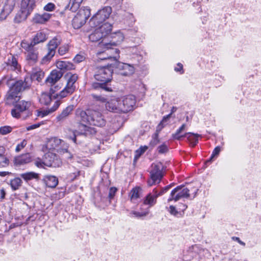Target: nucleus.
Instances as JSON below:
<instances>
[{
    "label": "nucleus",
    "mask_w": 261,
    "mask_h": 261,
    "mask_svg": "<svg viewBox=\"0 0 261 261\" xmlns=\"http://www.w3.org/2000/svg\"><path fill=\"white\" fill-rule=\"evenodd\" d=\"M149 213V210L148 208L146 209L143 212H137V211H132L130 213V214L135 217H144L146 216Z\"/></svg>",
    "instance_id": "nucleus-42"
},
{
    "label": "nucleus",
    "mask_w": 261,
    "mask_h": 261,
    "mask_svg": "<svg viewBox=\"0 0 261 261\" xmlns=\"http://www.w3.org/2000/svg\"><path fill=\"white\" fill-rule=\"evenodd\" d=\"M83 0H70L68 7L73 12L76 11L80 7Z\"/></svg>",
    "instance_id": "nucleus-38"
},
{
    "label": "nucleus",
    "mask_w": 261,
    "mask_h": 261,
    "mask_svg": "<svg viewBox=\"0 0 261 261\" xmlns=\"http://www.w3.org/2000/svg\"><path fill=\"white\" fill-rule=\"evenodd\" d=\"M163 169L164 166L160 162L152 164L150 171V179L147 181L148 186L151 187L160 182L164 176Z\"/></svg>",
    "instance_id": "nucleus-10"
},
{
    "label": "nucleus",
    "mask_w": 261,
    "mask_h": 261,
    "mask_svg": "<svg viewBox=\"0 0 261 261\" xmlns=\"http://www.w3.org/2000/svg\"><path fill=\"white\" fill-rule=\"evenodd\" d=\"M74 109L73 105H69L63 110L62 112L57 116L58 121H62L66 119L72 112Z\"/></svg>",
    "instance_id": "nucleus-27"
},
{
    "label": "nucleus",
    "mask_w": 261,
    "mask_h": 261,
    "mask_svg": "<svg viewBox=\"0 0 261 261\" xmlns=\"http://www.w3.org/2000/svg\"><path fill=\"white\" fill-rule=\"evenodd\" d=\"M12 130L11 127L9 126H4L0 127V134L5 135L10 133Z\"/></svg>",
    "instance_id": "nucleus-44"
},
{
    "label": "nucleus",
    "mask_w": 261,
    "mask_h": 261,
    "mask_svg": "<svg viewBox=\"0 0 261 261\" xmlns=\"http://www.w3.org/2000/svg\"><path fill=\"white\" fill-rule=\"evenodd\" d=\"M187 208V206L186 204H184L183 203H181L179 206L178 210L179 212L180 215H181L180 212H184Z\"/></svg>",
    "instance_id": "nucleus-59"
},
{
    "label": "nucleus",
    "mask_w": 261,
    "mask_h": 261,
    "mask_svg": "<svg viewBox=\"0 0 261 261\" xmlns=\"http://www.w3.org/2000/svg\"><path fill=\"white\" fill-rule=\"evenodd\" d=\"M112 13L111 7L106 6L99 10L90 20V25L91 27H96L103 23Z\"/></svg>",
    "instance_id": "nucleus-9"
},
{
    "label": "nucleus",
    "mask_w": 261,
    "mask_h": 261,
    "mask_svg": "<svg viewBox=\"0 0 261 261\" xmlns=\"http://www.w3.org/2000/svg\"><path fill=\"white\" fill-rule=\"evenodd\" d=\"M83 56L77 55L74 58V61L76 63H80L84 60Z\"/></svg>",
    "instance_id": "nucleus-56"
},
{
    "label": "nucleus",
    "mask_w": 261,
    "mask_h": 261,
    "mask_svg": "<svg viewBox=\"0 0 261 261\" xmlns=\"http://www.w3.org/2000/svg\"><path fill=\"white\" fill-rule=\"evenodd\" d=\"M118 67L121 70V74L123 75H130L134 72V67L133 65L126 63H118Z\"/></svg>",
    "instance_id": "nucleus-25"
},
{
    "label": "nucleus",
    "mask_w": 261,
    "mask_h": 261,
    "mask_svg": "<svg viewBox=\"0 0 261 261\" xmlns=\"http://www.w3.org/2000/svg\"><path fill=\"white\" fill-rule=\"evenodd\" d=\"M120 98L122 113H127L134 110L136 102L134 95H129Z\"/></svg>",
    "instance_id": "nucleus-14"
},
{
    "label": "nucleus",
    "mask_w": 261,
    "mask_h": 261,
    "mask_svg": "<svg viewBox=\"0 0 261 261\" xmlns=\"http://www.w3.org/2000/svg\"><path fill=\"white\" fill-rule=\"evenodd\" d=\"M0 194H1V199H4L5 198V195H6V192H5L4 189L3 188V189H1Z\"/></svg>",
    "instance_id": "nucleus-61"
},
{
    "label": "nucleus",
    "mask_w": 261,
    "mask_h": 261,
    "mask_svg": "<svg viewBox=\"0 0 261 261\" xmlns=\"http://www.w3.org/2000/svg\"><path fill=\"white\" fill-rule=\"evenodd\" d=\"M26 59L30 64H35L38 60V52L35 48L26 53Z\"/></svg>",
    "instance_id": "nucleus-29"
},
{
    "label": "nucleus",
    "mask_w": 261,
    "mask_h": 261,
    "mask_svg": "<svg viewBox=\"0 0 261 261\" xmlns=\"http://www.w3.org/2000/svg\"><path fill=\"white\" fill-rule=\"evenodd\" d=\"M161 196V193H158L157 190L154 189L151 193H148L145 197L143 204L148 205L147 208L153 206L156 202L157 198Z\"/></svg>",
    "instance_id": "nucleus-20"
},
{
    "label": "nucleus",
    "mask_w": 261,
    "mask_h": 261,
    "mask_svg": "<svg viewBox=\"0 0 261 261\" xmlns=\"http://www.w3.org/2000/svg\"><path fill=\"white\" fill-rule=\"evenodd\" d=\"M34 8V4L31 2L26 0L21 1L20 8L16 13L13 22L19 24L25 21Z\"/></svg>",
    "instance_id": "nucleus-7"
},
{
    "label": "nucleus",
    "mask_w": 261,
    "mask_h": 261,
    "mask_svg": "<svg viewBox=\"0 0 261 261\" xmlns=\"http://www.w3.org/2000/svg\"><path fill=\"white\" fill-rule=\"evenodd\" d=\"M15 6V0H6L0 13V19L1 20H5L8 16L12 12Z\"/></svg>",
    "instance_id": "nucleus-18"
},
{
    "label": "nucleus",
    "mask_w": 261,
    "mask_h": 261,
    "mask_svg": "<svg viewBox=\"0 0 261 261\" xmlns=\"http://www.w3.org/2000/svg\"><path fill=\"white\" fill-rule=\"evenodd\" d=\"M49 149H57V151L61 154L67 153L68 155L67 158L71 159L72 158L70 153L68 152V146L62 140L57 138H50L47 144Z\"/></svg>",
    "instance_id": "nucleus-13"
},
{
    "label": "nucleus",
    "mask_w": 261,
    "mask_h": 261,
    "mask_svg": "<svg viewBox=\"0 0 261 261\" xmlns=\"http://www.w3.org/2000/svg\"><path fill=\"white\" fill-rule=\"evenodd\" d=\"M147 148H148V147L146 146H144L143 147V148H141L140 149H141V153H140V154L142 153H143V152H144L147 149Z\"/></svg>",
    "instance_id": "nucleus-64"
},
{
    "label": "nucleus",
    "mask_w": 261,
    "mask_h": 261,
    "mask_svg": "<svg viewBox=\"0 0 261 261\" xmlns=\"http://www.w3.org/2000/svg\"><path fill=\"white\" fill-rule=\"evenodd\" d=\"M20 45L21 47L27 51V53L34 49V47L35 46L32 40L31 42H29L25 40H23L21 41Z\"/></svg>",
    "instance_id": "nucleus-41"
},
{
    "label": "nucleus",
    "mask_w": 261,
    "mask_h": 261,
    "mask_svg": "<svg viewBox=\"0 0 261 261\" xmlns=\"http://www.w3.org/2000/svg\"><path fill=\"white\" fill-rule=\"evenodd\" d=\"M232 239L233 240V241H236L237 242H238L240 245L244 246H245V243L242 241L238 237H233L232 238Z\"/></svg>",
    "instance_id": "nucleus-60"
},
{
    "label": "nucleus",
    "mask_w": 261,
    "mask_h": 261,
    "mask_svg": "<svg viewBox=\"0 0 261 261\" xmlns=\"http://www.w3.org/2000/svg\"><path fill=\"white\" fill-rule=\"evenodd\" d=\"M142 189L139 187H136L133 188L129 192V197L130 200L133 202H136V201L140 198V195Z\"/></svg>",
    "instance_id": "nucleus-35"
},
{
    "label": "nucleus",
    "mask_w": 261,
    "mask_h": 261,
    "mask_svg": "<svg viewBox=\"0 0 261 261\" xmlns=\"http://www.w3.org/2000/svg\"><path fill=\"white\" fill-rule=\"evenodd\" d=\"M99 47L102 50H98L97 55L100 60H110L114 62V64H112L113 66H115L118 63L119 59V50L117 48H114L115 46L111 44V43L107 42L102 40L99 43Z\"/></svg>",
    "instance_id": "nucleus-3"
},
{
    "label": "nucleus",
    "mask_w": 261,
    "mask_h": 261,
    "mask_svg": "<svg viewBox=\"0 0 261 261\" xmlns=\"http://www.w3.org/2000/svg\"><path fill=\"white\" fill-rule=\"evenodd\" d=\"M35 165L38 168H44L45 166L44 164V159L42 161L40 159H37L35 161Z\"/></svg>",
    "instance_id": "nucleus-53"
},
{
    "label": "nucleus",
    "mask_w": 261,
    "mask_h": 261,
    "mask_svg": "<svg viewBox=\"0 0 261 261\" xmlns=\"http://www.w3.org/2000/svg\"><path fill=\"white\" fill-rule=\"evenodd\" d=\"M7 64L11 67L12 70H19L20 69V65L18 64L17 58L12 55L8 57Z\"/></svg>",
    "instance_id": "nucleus-33"
},
{
    "label": "nucleus",
    "mask_w": 261,
    "mask_h": 261,
    "mask_svg": "<svg viewBox=\"0 0 261 261\" xmlns=\"http://www.w3.org/2000/svg\"><path fill=\"white\" fill-rule=\"evenodd\" d=\"M9 174L10 173L8 172H0V176H5Z\"/></svg>",
    "instance_id": "nucleus-63"
},
{
    "label": "nucleus",
    "mask_w": 261,
    "mask_h": 261,
    "mask_svg": "<svg viewBox=\"0 0 261 261\" xmlns=\"http://www.w3.org/2000/svg\"><path fill=\"white\" fill-rule=\"evenodd\" d=\"M166 209L169 212V213L173 216H177L178 215H180L179 211H178L175 206L173 205H170L169 207H166Z\"/></svg>",
    "instance_id": "nucleus-43"
},
{
    "label": "nucleus",
    "mask_w": 261,
    "mask_h": 261,
    "mask_svg": "<svg viewBox=\"0 0 261 261\" xmlns=\"http://www.w3.org/2000/svg\"><path fill=\"white\" fill-rule=\"evenodd\" d=\"M44 77V71L38 67L33 68L30 74V78L33 82H41Z\"/></svg>",
    "instance_id": "nucleus-22"
},
{
    "label": "nucleus",
    "mask_w": 261,
    "mask_h": 261,
    "mask_svg": "<svg viewBox=\"0 0 261 261\" xmlns=\"http://www.w3.org/2000/svg\"><path fill=\"white\" fill-rule=\"evenodd\" d=\"M102 37L107 36L112 31V25L109 23H102L96 27Z\"/></svg>",
    "instance_id": "nucleus-28"
},
{
    "label": "nucleus",
    "mask_w": 261,
    "mask_h": 261,
    "mask_svg": "<svg viewBox=\"0 0 261 261\" xmlns=\"http://www.w3.org/2000/svg\"><path fill=\"white\" fill-rule=\"evenodd\" d=\"M60 105V102L58 100H56L50 109L47 110H37L36 111V115L37 117L43 118L57 110Z\"/></svg>",
    "instance_id": "nucleus-23"
},
{
    "label": "nucleus",
    "mask_w": 261,
    "mask_h": 261,
    "mask_svg": "<svg viewBox=\"0 0 261 261\" xmlns=\"http://www.w3.org/2000/svg\"><path fill=\"white\" fill-rule=\"evenodd\" d=\"M27 144V141L25 140H23L21 143L17 144L15 149V151L17 152H19L26 146Z\"/></svg>",
    "instance_id": "nucleus-48"
},
{
    "label": "nucleus",
    "mask_w": 261,
    "mask_h": 261,
    "mask_svg": "<svg viewBox=\"0 0 261 261\" xmlns=\"http://www.w3.org/2000/svg\"><path fill=\"white\" fill-rule=\"evenodd\" d=\"M43 180L49 188H55L58 184V179L55 176L46 175L44 177Z\"/></svg>",
    "instance_id": "nucleus-32"
},
{
    "label": "nucleus",
    "mask_w": 261,
    "mask_h": 261,
    "mask_svg": "<svg viewBox=\"0 0 261 261\" xmlns=\"http://www.w3.org/2000/svg\"><path fill=\"white\" fill-rule=\"evenodd\" d=\"M176 110H177V108L176 107H173L172 108L171 113L167 115V116L164 117L162 121L160 123V125L161 124L164 125V123L166 122L167 121V120H169V119L170 118L172 114L174 113L176 111Z\"/></svg>",
    "instance_id": "nucleus-45"
},
{
    "label": "nucleus",
    "mask_w": 261,
    "mask_h": 261,
    "mask_svg": "<svg viewBox=\"0 0 261 261\" xmlns=\"http://www.w3.org/2000/svg\"><path fill=\"white\" fill-rule=\"evenodd\" d=\"M56 6L54 4L49 3L43 7V10L45 11L51 12L55 10Z\"/></svg>",
    "instance_id": "nucleus-46"
},
{
    "label": "nucleus",
    "mask_w": 261,
    "mask_h": 261,
    "mask_svg": "<svg viewBox=\"0 0 261 261\" xmlns=\"http://www.w3.org/2000/svg\"><path fill=\"white\" fill-rule=\"evenodd\" d=\"M120 98L113 97L106 101L105 108L109 112L122 114Z\"/></svg>",
    "instance_id": "nucleus-15"
},
{
    "label": "nucleus",
    "mask_w": 261,
    "mask_h": 261,
    "mask_svg": "<svg viewBox=\"0 0 261 261\" xmlns=\"http://www.w3.org/2000/svg\"><path fill=\"white\" fill-rule=\"evenodd\" d=\"M198 191L197 188L189 189L185 186H180L173 189L171 192L170 197L168 199L170 202L172 200L177 201L181 198L195 197Z\"/></svg>",
    "instance_id": "nucleus-5"
},
{
    "label": "nucleus",
    "mask_w": 261,
    "mask_h": 261,
    "mask_svg": "<svg viewBox=\"0 0 261 261\" xmlns=\"http://www.w3.org/2000/svg\"><path fill=\"white\" fill-rule=\"evenodd\" d=\"M44 164L45 166L49 167H59L61 164V162L55 153L48 152L44 155Z\"/></svg>",
    "instance_id": "nucleus-16"
},
{
    "label": "nucleus",
    "mask_w": 261,
    "mask_h": 261,
    "mask_svg": "<svg viewBox=\"0 0 261 261\" xmlns=\"http://www.w3.org/2000/svg\"><path fill=\"white\" fill-rule=\"evenodd\" d=\"M22 180L19 177H16L10 181V186L13 190H16L21 186Z\"/></svg>",
    "instance_id": "nucleus-40"
},
{
    "label": "nucleus",
    "mask_w": 261,
    "mask_h": 261,
    "mask_svg": "<svg viewBox=\"0 0 261 261\" xmlns=\"http://www.w3.org/2000/svg\"><path fill=\"white\" fill-rule=\"evenodd\" d=\"M28 87L26 79L24 81L21 80L16 82L8 91L6 97V103L7 105H13L19 100V94L20 91L24 90L25 87Z\"/></svg>",
    "instance_id": "nucleus-4"
},
{
    "label": "nucleus",
    "mask_w": 261,
    "mask_h": 261,
    "mask_svg": "<svg viewBox=\"0 0 261 261\" xmlns=\"http://www.w3.org/2000/svg\"><path fill=\"white\" fill-rule=\"evenodd\" d=\"M47 39L46 35L45 33L40 31L36 33L32 39L33 44L36 45L41 42H43Z\"/></svg>",
    "instance_id": "nucleus-36"
},
{
    "label": "nucleus",
    "mask_w": 261,
    "mask_h": 261,
    "mask_svg": "<svg viewBox=\"0 0 261 261\" xmlns=\"http://www.w3.org/2000/svg\"><path fill=\"white\" fill-rule=\"evenodd\" d=\"M80 175V171H77L73 173H71L68 174V178L71 180H73L77 176Z\"/></svg>",
    "instance_id": "nucleus-55"
},
{
    "label": "nucleus",
    "mask_w": 261,
    "mask_h": 261,
    "mask_svg": "<svg viewBox=\"0 0 261 261\" xmlns=\"http://www.w3.org/2000/svg\"><path fill=\"white\" fill-rule=\"evenodd\" d=\"M20 176L26 181H29L33 179H37L39 177V174L34 172H29L22 173Z\"/></svg>",
    "instance_id": "nucleus-37"
},
{
    "label": "nucleus",
    "mask_w": 261,
    "mask_h": 261,
    "mask_svg": "<svg viewBox=\"0 0 261 261\" xmlns=\"http://www.w3.org/2000/svg\"><path fill=\"white\" fill-rule=\"evenodd\" d=\"M40 126V123L34 124L27 127L26 129L27 130H31L39 127Z\"/></svg>",
    "instance_id": "nucleus-58"
},
{
    "label": "nucleus",
    "mask_w": 261,
    "mask_h": 261,
    "mask_svg": "<svg viewBox=\"0 0 261 261\" xmlns=\"http://www.w3.org/2000/svg\"><path fill=\"white\" fill-rule=\"evenodd\" d=\"M174 70L177 72H180L181 73H184L182 65L180 63H178L177 66L175 67Z\"/></svg>",
    "instance_id": "nucleus-57"
},
{
    "label": "nucleus",
    "mask_w": 261,
    "mask_h": 261,
    "mask_svg": "<svg viewBox=\"0 0 261 261\" xmlns=\"http://www.w3.org/2000/svg\"><path fill=\"white\" fill-rule=\"evenodd\" d=\"M220 151H221L220 147L217 146L216 147H215V149H214L213 152H212V154L211 155V158H210V160L207 161V162L212 161V159L214 157H215L216 156H218V154H219Z\"/></svg>",
    "instance_id": "nucleus-49"
},
{
    "label": "nucleus",
    "mask_w": 261,
    "mask_h": 261,
    "mask_svg": "<svg viewBox=\"0 0 261 261\" xmlns=\"http://www.w3.org/2000/svg\"><path fill=\"white\" fill-rule=\"evenodd\" d=\"M117 190V189L115 187H111L110 189L109 193V197L110 199H112L114 198Z\"/></svg>",
    "instance_id": "nucleus-54"
},
{
    "label": "nucleus",
    "mask_w": 261,
    "mask_h": 261,
    "mask_svg": "<svg viewBox=\"0 0 261 261\" xmlns=\"http://www.w3.org/2000/svg\"><path fill=\"white\" fill-rule=\"evenodd\" d=\"M75 119L79 122V132L78 134L85 136H90L96 133V130L93 127L87 126L85 124L101 127L105 125L106 120L101 113L93 109H88L84 110L77 108L75 111Z\"/></svg>",
    "instance_id": "nucleus-1"
},
{
    "label": "nucleus",
    "mask_w": 261,
    "mask_h": 261,
    "mask_svg": "<svg viewBox=\"0 0 261 261\" xmlns=\"http://www.w3.org/2000/svg\"><path fill=\"white\" fill-rule=\"evenodd\" d=\"M110 37L112 39L110 43H111V44L114 46H116L118 44L122 42L124 38L123 34L120 31L112 34Z\"/></svg>",
    "instance_id": "nucleus-31"
},
{
    "label": "nucleus",
    "mask_w": 261,
    "mask_h": 261,
    "mask_svg": "<svg viewBox=\"0 0 261 261\" xmlns=\"http://www.w3.org/2000/svg\"><path fill=\"white\" fill-rule=\"evenodd\" d=\"M63 72L58 70H53L45 80V83L53 87V86L62 77Z\"/></svg>",
    "instance_id": "nucleus-21"
},
{
    "label": "nucleus",
    "mask_w": 261,
    "mask_h": 261,
    "mask_svg": "<svg viewBox=\"0 0 261 261\" xmlns=\"http://www.w3.org/2000/svg\"><path fill=\"white\" fill-rule=\"evenodd\" d=\"M31 106L30 101H20L11 111V114L13 117L25 119L31 115L29 108Z\"/></svg>",
    "instance_id": "nucleus-8"
},
{
    "label": "nucleus",
    "mask_w": 261,
    "mask_h": 261,
    "mask_svg": "<svg viewBox=\"0 0 261 261\" xmlns=\"http://www.w3.org/2000/svg\"><path fill=\"white\" fill-rule=\"evenodd\" d=\"M102 38V35H101V34L96 29V28H95V29L94 31V32L92 33H91L89 36L90 40L92 42L97 41Z\"/></svg>",
    "instance_id": "nucleus-39"
},
{
    "label": "nucleus",
    "mask_w": 261,
    "mask_h": 261,
    "mask_svg": "<svg viewBox=\"0 0 261 261\" xmlns=\"http://www.w3.org/2000/svg\"><path fill=\"white\" fill-rule=\"evenodd\" d=\"M91 15V9L88 7H82L72 20V25L74 29L81 28L85 24Z\"/></svg>",
    "instance_id": "nucleus-11"
},
{
    "label": "nucleus",
    "mask_w": 261,
    "mask_h": 261,
    "mask_svg": "<svg viewBox=\"0 0 261 261\" xmlns=\"http://www.w3.org/2000/svg\"><path fill=\"white\" fill-rule=\"evenodd\" d=\"M68 45L64 44L59 47L58 51L61 55H64L68 51Z\"/></svg>",
    "instance_id": "nucleus-47"
},
{
    "label": "nucleus",
    "mask_w": 261,
    "mask_h": 261,
    "mask_svg": "<svg viewBox=\"0 0 261 261\" xmlns=\"http://www.w3.org/2000/svg\"><path fill=\"white\" fill-rule=\"evenodd\" d=\"M113 70L111 67H101L97 68L94 75L95 79L101 83L94 82L92 88L94 90H101L107 92L112 91V87L108 84L112 77Z\"/></svg>",
    "instance_id": "nucleus-2"
},
{
    "label": "nucleus",
    "mask_w": 261,
    "mask_h": 261,
    "mask_svg": "<svg viewBox=\"0 0 261 261\" xmlns=\"http://www.w3.org/2000/svg\"><path fill=\"white\" fill-rule=\"evenodd\" d=\"M57 67L60 69V71H66L67 70H73L75 69L74 65L69 61H58L56 62Z\"/></svg>",
    "instance_id": "nucleus-26"
},
{
    "label": "nucleus",
    "mask_w": 261,
    "mask_h": 261,
    "mask_svg": "<svg viewBox=\"0 0 261 261\" xmlns=\"http://www.w3.org/2000/svg\"><path fill=\"white\" fill-rule=\"evenodd\" d=\"M168 150V147L165 144H163L158 147V152L160 153H164L167 152Z\"/></svg>",
    "instance_id": "nucleus-50"
},
{
    "label": "nucleus",
    "mask_w": 261,
    "mask_h": 261,
    "mask_svg": "<svg viewBox=\"0 0 261 261\" xmlns=\"http://www.w3.org/2000/svg\"><path fill=\"white\" fill-rule=\"evenodd\" d=\"M52 15L51 14L47 12L35 13L32 18V22L36 24H45L50 20Z\"/></svg>",
    "instance_id": "nucleus-19"
},
{
    "label": "nucleus",
    "mask_w": 261,
    "mask_h": 261,
    "mask_svg": "<svg viewBox=\"0 0 261 261\" xmlns=\"http://www.w3.org/2000/svg\"><path fill=\"white\" fill-rule=\"evenodd\" d=\"M66 85L64 88L57 94L58 97L63 98L72 94L76 89V83L78 80V75L71 72L67 73L65 75Z\"/></svg>",
    "instance_id": "nucleus-6"
},
{
    "label": "nucleus",
    "mask_w": 261,
    "mask_h": 261,
    "mask_svg": "<svg viewBox=\"0 0 261 261\" xmlns=\"http://www.w3.org/2000/svg\"><path fill=\"white\" fill-rule=\"evenodd\" d=\"M61 39L59 37H56L48 42V53L47 55L44 57V60H49L54 56L56 48L61 43Z\"/></svg>",
    "instance_id": "nucleus-17"
},
{
    "label": "nucleus",
    "mask_w": 261,
    "mask_h": 261,
    "mask_svg": "<svg viewBox=\"0 0 261 261\" xmlns=\"http://www.w3.org/2000/svg\"><path fill=\"white\" fill-rule=\"evenodd\" d=\"M170 186H167L163 188L160 192H158V193H161V195H162L164 193L166 192L170 189Z\"/></svg>",
    "instance_id": "nucleus-62"
},
{
    "label": "nucleus",
    "mask_w": 261,
    "mask_h": 261,
    "mask_svg": "<svg viewBox=\"0 0 261 261\" xmlns=\"http://www.w3.org/2000/svg\"><path fill=\"white\" fill-rule=\"evenodd\" d=\"M91 96L93 99L97 101H99L103 102H106V98L101 95H97L94 94H92Z\"/></svg>",
    "instance_id": "nucleus-51"
},
{
    "label": "nucleus",
    "mask_w": 261,
    "mask_h": 261,
    "mask_svg": "<svg viewBox=\"0 0 261 261\" xmlns=\"http://www.w3.org/2000/svg\"><path fill=\"white\" fill-rule=\"evenodd\" d=\"M5 149L0 147V168L7 167L9 164V160L5 154Z\"/></svg>",
    "instance_id": "nucleus-34"
},
{
    "label": "nucleus",
    "mask_w": 261,
    "mask_h": 261,
    "mask_svg": "<svg viewBox=\"0 0 261 261\" xmlns=\"http://www.w3.org/2000/svg\"><path fill=\"white\" fill-rule=\"evenodd\" d=\"M54 93L53 87L50 89V93L42 92L39 97L40 102L44 105H48L51 101V94Z\"/></svg>",
    "instance_id": "nucleus-30"
},
{
    "label": "nucleus",
    "mask_w": 261,
    "mask_h": 261,
    "mask_svg": "<svg viewBox=\"0 0 261 261\" xmlns=\"http://www.w3.org/2000/svg\"><path fill=\"white\" fill-rule=\"evenodd\" d=\"M31 160L30 154L27 153L15 157L14 159V164L16 166H20L30 163Z\"/></svg>",
    "instance_id": "nucleus-24"
},
{
    "label": "nucleus",
    "mask_w": 261,
    "mask_h": 261,
    "mask_svg": "<svg viewBox=\"0 0 261 261\" xmlns=\"http://www.w3.org/2000/svg\"><path fill=\"white\" fill-rule=\"evenodd\" d=\"M159 143V139L158 138V135L157 134H155L154 136L153 137L152 140L150 142V145L152 147L154 146L156 144Z\"/></svg>",
    "instance_id": "nucleus-52"
},
{
    "label": "nucleus",
    "mask_w": 261,
    "mask_h": 261,
    "mask_svg": "<svg viewBox=\"0 0 261 261\" xmlns=\"http://www.w3.org/2000/svg\"><path fill=\"white\" fill-rule=\"evenodd\" d=\"M186 125L183 124L177 130L175 134L172 135V137L174 139L180 140L182 138H187L188 142L190 145L194 147L195 146L198 142V137L200 136L198 134H194L193 133H187L184 135H180V133L186 129Z\"/></svg>",
    "instance_id": "nucleus-12"
}]
</instances>
